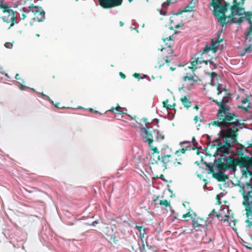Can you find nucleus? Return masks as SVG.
I'll return each instance as SVG.
<instances>
[{"mask_svg":"<svg viewBox=\"0 0 252 252\" xmlns=\"http://www.w3.org/2000/svg\"><path fill=\"white\" fill-rule=\"evenodd\" d=\"M216 165L220 170H228L231 169L233 172L236 170L237 165L252 169V158L245 156L237 158L232 156L219 158Z\"/></svg>","mask_w":252,"mask_h":252,"instance_id":"3","label":"nucleus"},{"mask_svg":"<svg viewBox=\"0 0 252 252\" xmlns=\"http://www.w3.org/2000/svg\"><path fill=\"white\" fill-rule=\"evenodd\" d=\"M221 33V31H219L217 32L218 38L212 39L211 41V45H206L203 49L201 55L204 54L209 51H213V53H215L218 49V47L220 42L223 40L222 38H220V35Z\"/></svg>","mask_w":252,"mask_h":252,"instance_id":"8","label":"nucleus"},{"mask_svg":"<svg viewBox=\"0 0 252 252\" xmlns=\"http://www.w3.org/2000/svg\"><path fill=\"white\" fill-rule=\"evenodd\" d=\"M142 130H143L144 132L146 134V141L148 142L149 145H150L153 142L152 134L149 133L148 130L145 127L143 128Z\"/></svg>","mask_w":252,"mask_h":252,"instance_id":"16","label":"nucleus"},{"mask_svg":"<svg viewBox=\"0 0 252 252\" xmlns=\"http://www.w3.org/2000/svg\"><path fill=\"white\" fill-rule=\"evenodd\" d=\"M231 95L230 93H227L220 101L212 97L209 98L219 106L217 115L218 120L212 122V125L223 127H228L231 124H240L239 120L235 118V113H230V106L225 105L229 102Z\"/></svg>","mask_w":252,"mask_h":252,"instance_id":"1","label":"nucleus"},{"mask_svg":"<svg viewBox=\"0 0 252 252\" xmlns=\"http://www.w3.org/2000/svg\"><path fill=\"white\" fill-rule=\"evenodd\" d=\"M16 80H18L19 82L18 83L19 84H24L25 83V81H24V80L22 78H21L20 76H19V74H16L15 75V77Z\"/></svg>","mask_w":252,"mask_h":252,"instance_id":"30","label":"nucleus"},{"mask_svg":"<svg viewBox=\"0 0 252 252\" xmlns=\"http://www.w3.org/2000/svg\"><path fill=\"white\" fill-rule=\"evenodd\" d=\"M191 216L190 212H187L186 214L183 215V218H186L187 217H189Z\"/></svg>","mask_w":252,"mask_h":252,"instance_id":"36","label":"nucleus"},{"mask_svg":"<svg viewBox=\"0 0 252 252\" xmlns=\"http://www.w3.org/2000/svg\"><path fill=\"white\" fill-rule=\"evenodd\" d=\"M179 27H180V25L179 24L175 26V28L176 29L179 28Z\"/></svg>","mask_w":252,"mask_h":252,"instance_id":"57","label":"nucleus"},{"mask_svg":"<svg viewBox=\"0 0 252 252\" xmlns=\"http://www.w3.org/2000/svg\"><path fill=\"white\" fill-rule=\"evenodd\" d=\"M168 99H166V100H164L163 102V106L164 108H166L167 110H172L173 109H174L175 106V103H173V105H170V104H168Z\"/></svg>","mask_w":252,"mask_h":252,"instance_id":"22","label":"nucleus"},{"mask_svg":"<svg viewBox=\"0 0 252 252\" xmlns=\"http://www.w3.org/2000/svg\"><path fill=\"white\" fill-rule=\"evenodd\" d=\"M158 196H157V197H156V198H155V199H153V201L156 202V201L157 200V199H158Z\"/></svg>","mask_w":252,"mask_h":252,"instance_id":"62","label":"nucleus"},{"mask_svg":"<svg viewBox=\"0 0 252 252\" xmlns=\"http://www.w3.org/2000/svg\"><path fill=\"white\" fill-rule=\"evenodd\" d=\"M153 150L154 151V153L153 154V157L155 156V153L157 154V160H155V163H157L158 161H159L160 160V156L159 155V152L157 147H155L153 149Z\"/></svg>","mask_w":252,"mask_h":252,"instance_id":"26","label":"nucleus"},{"mask_svg":"<svg viewBox=\"0 0 252 252\" xmlns=\"http://www.w3.org/2000/svg\"><path fill=\"white\" fill-rule=\"evenodd\" d=\"M119 75H120V76H121V77L122 78H123V79H125V78H126V75H125V74H124V73H123V72H120L119 73Z\"/></svg>","mask_w":252,"mask_h":252,"instance_id":"39","label":"nucleus"},{"mask_svg":"<svg viewBox=\"0 0 252 252\" xmlns=\"http://www.w3.org/2000/svg\"><path fill=\"white\" fill-rule=\"evenodd\" d=\"M251 46H247L244 49L245 52H248V51H249L251 49Z\"/></svg>","mask_w":252,"mask_h":252,"instance_id":"45","label":"nucleus"},{"mask_svg":"<svg viewBox=\"0 0 252 252\" xmlns=\"http://www.w3.org/2000/svg\"><path fill=\"white\" fill-rule=\"evenodd\" d=\"M142 120L144 123H146L147 119H146V118H143V119H142Z\"/></svg>","mask_w":252,"mask_h":252,"instance_id":"61","label":"nucleus"},{"mask_svg":"<svg viewBox=\"0 0 252 252\" xmlns=\"http://www.w3.org/2000/svg\"><path fill=\"white\" fill-rule=\"evenodd\" d=\"M173 36L170 35L169 37H162V39L163 41L164 45H161V48H158V50H160L163 54L167 53L168 55H172L173 53L172 47L175 44Z\"/></svg>","mask_w":252,"mask_h":252,"instance_id":"7","label":"nucleus"},{"mask_svg":"<svg viewBox=\"0 0 252 252\" xmlns=\"http://www.w3.org/2000/svg\"><path fill=\"white\" fill-rule=\"evenodd\" d=\"M159 178L162 180H164V176L163 174L160 175Z\"/></svg>","mask_w":252,"mask_h":252,"instance_id":"52","label":"nucleus"},{"mask_svg":"<svg viewBox=\"0 0 252 252\" xmlns=\"http://www.w3.org/2000/svg\"><path fill=\"white\" fill-rule=\"evenodd\" d=\"M160 160L162 163V166L165 168L177 167L178 165H182L181 162L182 160L181 158L178 159L175 158L174 156L168 154L162 156Z\"/></svg>","mask_w":252,"mask_h":252,"instance_id":"6","label":"nucleus"},{"mask_svg":"<svg viewBox=\"0 0 252 252\" xmlns=\"http://www.w3.org/2000/svg\"><path fill=\"white\" fill-rule=\"evenodd\" d=\"M1 18L4 22L7 23H10V25L9 27V29L15 24L17 16L15 15L14 12L12 10H11L8 13H6L5 15L2 16Z\"/></svg>","mask_w":252,"mask_h":252,"instance_id":"11","label":"nucleus"},{"mask_svg":"<svg viewBox=\"0 0 252 252\" xmlns=\"http://www.w3.org/2000/svg\"><path fill=\"white\" fill-rule=\"evenodd\" d=\"M172 56L171 55H168L167 53L163 54L162 56L158 58V60L157 64L155 66L156 68H160L165 63H169L171 61L170 57Z\"/></svg>","mask_w":252,"mask_h":252,"instance_id":"12","label":"nucleus"},{"mask_svg":"<svg viewBox=\"0 0 252 252\" xmlns=\"http://www.w3.org/2000/svg\"><path fill=\"white\" fill-rule=\"evenodd\" d=\"M117 234L118 233L113 232L112 229H109L107 230V232L106 233V235L109 242L111 244H116L118 242L119 240L117 237Z\"/></svg>","mask_w":252,"mask_h":252,"instance_id":"13","label":"nucleus"},{"mask_svg":"<svg viewBox=\"0 0 252 252\" xmlns=\"http://www.w3.org/2000/svg\"><path fill=\"white\" fill-rule=\"evenodd\" d=\"M216 217H217L218 219H220V218L221 217V214L218 213L217 212V214H216Z\"/></svg>","mask_w":252,"mask_h":252,"instance_id":"50","label":"nucleus"},{"mask_svg":"<svg viewBox=\"0 0 252 252\" xmlns=\"http://www.w3.org/2000/svg\"><path fill=\"white\" fill-rule=\"evenodd\" d=\"M249 97H246L244 99H243L241 101V102L243 104H245L246 103H247V102H248L249 101Z\"/></svg>","mask_w":252,"mask_h":252,"instance_id":"33","label":"nucleus"},{"mask_svg":"<svg viewBox=\"0 0 252 252\" xmlns=\"http://www.w3.org/2000/svg\"><path fill=\"white\" fill-rule=\"evenodd\" d=\"M135 227L136 228V229L138 230L139 232L140 233V238L142 241L143 240L142 239L144 238V235L145 233V228H143L142 226H139L137 225H136Z\"/></svg>","mask_w":252,"mask_h":252,"instance_id":"21","label":"nucleus"},{"mask_svg":"<svg viewBox=\"0 0 252 252\" xmlns=\"http://www.w3.org/2000/svg\"><path fill=\"white\" fill-rule=\"evenodd\" d=\"M198 0H192L190 2H193L195 6V3ZM223 0H212L210 5L214 8V14L217 17L218 21L220 22L222 26L226 25L228 22H226V16L225 14L228 10L229 4L225 2L222 4L221 2Z\"/></svg>","mask_w":252,"mask_h":252,"instance_id":"5","label":"nucleus"},{"mask_svg":"<svg viewBox=\"0 0 252 252\" xmlns=\"http://www.w3.org/2000/svg\"><path fill=\"white\" fill-rule=\"evenodd\" d=\"M240 124H231L228 127H226V129H222L220 131V136L224 138L223 144L220 140L218 139L217 141L219 142L217 145V151L223 154H228L229 151L233 147V144L231 143L229 139L233 140L234 144H238L237 138L238 136V126Z\"/></svg>","mask_w":252,"mask_h":252,"instance_id":"2","label":"nucleus"},{"mask_svg":"<svg viewBox=\"0 0 252 252\" xmlns=\"http://www.w3.org/2000/svg\"><path fill=\"white\" fill-rule=\"evenodd\" d=\"M99 4L105 8H111L121 5L123 0H98Z\"/></svg>","mask_w":252,"mask_h":252,"instance_id":"10","label":"nucleus"},{"mask_svg":"<svg viewBox=\"0 0 252 252\" xmlns=\"http://www.w3.org/2000/svg\"><path fill=\"white\" fill-rule=\"evenodd\" d=\"M248 168H246L245 172H247L248 173V174H249L250 176H252V172L249 170Z\"/></svg>","mask_w":252,"mask_h":252,"instance_id":"42","label":"nucleus"},{"mask_svg":"<svg viewBox=\"0 0 252 252\" xmlns=\"http://www.w3.org/2000/svg\"><path fill=\"white\" fill-rule=\"evenodd\" d=\"M195 7L193 2H189V3L183 10L184 12H191L193 10V8Z\"/></svg>","mask_w":252,"mask_h":252,"instance_id":"23","label":"nucleus"},{"mask_svg":"<svg viewBox=\"0 0 252 252\" xmlns=\"http://www.w3.org/2000/svg\"><path fill=\"white\" fill-rule=\"evenodd\" d=\"M180 100L181 101L182 104L184 105V107L187 108H189L191 106V102L189 101V99L187 98L186 96H184L183 97L180 98Z\"/></svg>","mask_w":252,"mask_h":252,"instance_id":"17","label":"nucleus"},{"mask_svg":"<svg viewBox=\"0 0 252 252\" xmlns=\"http://www.w3.org/2000/svg\"><path fill=\"white\" fill-rule=\"evenodd\" d=\"M210 76L211 77H215L217 76V73L215 72H212L210 73Z\"/></svg>","mask_w":252,"mask_h":252,"instance_id":"41","label":"nucleus"},{"mask_svg":"<svg viewBox=\"0 0 252 252\" xmlns=\"http://www.w3.org/2000/svg\"><path fill=\"white\" fill-rule=\"evenodd\" d=\"M233 5L230 7L231 13L226 17V18L231 19V23H238L240 24L243 21L244 17H241L238 19L236 20L234 17V15H243V13H244L245 17L246 20L250 25L248 32L245 34V39H248L249 36H252L250 39V41L252 40V12H244V9L240 7V2L237 1V0H233Z\"/></svg>","mask_w":252,"mask_h":252,"instance_id":"4","label":"nucleus"},{"mask_svg":"<svg viewBox=\"0 0 252 252\" xmlns=\"http://www.w3.org/2000/svg\"><path fill=\"white\" fill-rule=\"evenodd\" d=\"M183 80L184 81H186L187 80L190 81V85H193L194 82H197V80L194 79L193 76L191 75V74L189 75L188 73H187L186 75L184 76Z\"/></svg>","mask_w":252,"mask_h":252,"instance_id":"18","label":"nucleus"},{"mask_svg":"<svg viewBox=\"0 0 252 252\" xmlns=\"http://www.w3.org/2000/svg\"><path fill=\"white\" fill-rule=\"evenodd\" d=\"M228 218H229V216L228 215H225V219H220V220L221 221H228Z\"/></svg>","mask_w":252,"mask_h":252,"instance_id":"40","label":"nucleus"},{"mask_svg":"<svg viewBox=\"0 0 252 252\" xmlns=\"http://www.w3.org/2000/svg\"><path fill=\"white\" fill-rule=\"evenodd\" d=\"M251 46H247L244 49L245 52H248V51H249L251 49Z\"/></svg>","mask_w":252,"mask_h":252,"instance_id":"44","label":"nucleus"},{"mask_svg":"<svg viewBox=\"0 0 252 252\" xmlns=\"http://www.w3.org/2000/svg\"><path fill=\"white\" fill-rule=\"evenodd\" d=\"M89 110L90 111L92 112H94L95 113H98L97 111L94 110L93 108H89Z\"/></svg>","mask_w":252,"mask_h":252,"instance_id":"51","label":"nucleus"},{"mask_svg":"<svg viewBox=\"0 0 252 252\" xmlns=\"http://www.w3.org/2000/svg\"><path fill=\"white\" fill-rule=\"evenodd\" d=\"M159 204L160 205H163L165 207H167L170 205V203L166 199L163 200H160Z\"/></svg>","mask_w":252,"mask_h":252,"instance_id":"29","label":"nucleus"},{"mask_svg":"<svg viewBox=\"0 0 252 252\" xmlns=\"http://www.w3.org/2000/svg\"><path fill=\"white\" fill-rule=\"evenodd\" d=\"M26 17V15L25 14L23 13L21 15V19L24 20Z\"/></svg>","mask_w":252,"mask_h":252,"instance_id":"49","label":"nucleus"},{"mask_svg":"<svg viewBox=\"0 0 252 252\" xmlns=\"http://www.w3.org/2000/svg\"><path fill=\"white\" fill-rule=\"evenodd\" d=\"M245 1V0H241L240 3L243 4L244 3V2Z\"/></svg>","mask_w":252,"mask_h":252,"instance_id":"64","label":"nucleus"},{"mask_svg":"<svg viewBox=\"0 0 252 252\" xmlns=\"http://www.w3.org/2000/svg\"><path fill=\"white\" fill-rule=\"evenodd\" d=\"M212 176L219 182H225L226 180L228 179V176L222 172L214 173Z\"/></svg>","mask_w":252,"mask_h":252,"instance_id":"14","label":"nucleus"},{"mask_svg":"<svg viewBox=\"0 0 252 252\" xmlns=\"http://www.w3.org/2000/svg\"><path fill=\"white\" fill-rule=\"evenodd\" d=\"M121 109V107L119 106L118 104H117V106L116 107H113L110 109L108 110L107 111L114 112L115 114L122 115L124 114V112L120 109Z\"/></svg>","mask_w":252,"mask_h":252,"instance_id":"19","label":"nucleus"},{"mask_svg":"<svg viewBox=\"0 0 252 252\" xmlns=\"http://www.w3.org/2000/svg\"><path fill=\"white\" fill-rule=\"evenodd\" d=\"M20 84V86L19 87V88L21 90H24L25 88H26V86L25 85H23V84Z\"/></svg>","mask_w":252,"mask_h":252,"instance_id":"43","label":"nucleus"},{"mask_svg":"<svg viewBox=\"0 0 252 252\" xmlns=\"http://www.w3.org/2000/svg\"><path fill=\"white\" fill-rule=\"evenodd\" d=\"M208 168H209V172H208L209 174L212 173V174H213L214 173H216L214 172V169L212 166H211V165L208 166Z\"/></svg>","mask_w":252,"mask_h":252,"instance_id":"32","label":"nucleus"},{"mask_svg":"<svg viewBox=\"0 0 252 252\" xmlns=\"http://www.w3.org/2000/svg\"><path fill=\"white\" fill-rule=\"evenodd\" d=\"M202 60L203 59H202L201 58H199L198 57L195 58L194 60H193V61H192L191 62V67H190L189 68L191 69H193L194 68V67H195L196 65H198V64L202 63Z\"/></svg>","mask_w":252,"mask_h":252,"instance_id":"20","label":"nucleus"},{"mask_svg":"<svg viewBox=\"0 0 252 252\" xmlns=\"http://www.w3.org/2000/svg\"><path fill=\"white\" fill-rule=\"evenodd\" d=\"M133 76L136 78H138V79L140 78V74L139 73H135L133 74Z\"/></svg>","mask_w":252,"mask_h":252,"instance_id":"38","label":"nucleus"},{"mask_svg":"<svg viewBox=\"0 0 252 252\" xmlns=\"http://www.w3.org/2000/svg\"><path fill=\"white\" fill-rule=\"evenodd\" d=\"M0 8L2 9V11L4 13H8L11 9H9V7L7 5L3 4L2 3V1H1V3H0Z\"/></svg>","mask_w":252,"mask_h":252,"instance_id":"25","label":"nucleus"},{"mask_svg":"<svg viewBox=\"0 0 252 252\" xmlns=\"http://www.w3.org/2000/svg\"><path fill=\"white\" fill-rule=\"evenodd\" d=\"M30 11L34 15L33 19L37 22H42L45 19V12L42 10L41 7L34 6L31 4L29 6Z\"/></svg>","mask_w":252,"mask_h":252,"instance_id":"9","label":"nucleus"},{"mask_svg":"<svg viewBox=\"0 0 252 252\" xmlns=\"http://www.w3.org/2000/svg\"><path fill=\"white\" fill-rule=\"evenodd\" d=\"M188 149V147L185 148H182L180 149L179 150H177L175 152V155H177V156H179V153H182V154H184L186 151Z\"/></svg>","mask_w":252,"mask_h":252,"instance_id":"28","label":"nucleus"},{"mask_svg":"<svg viewBox=\"0 0 252 252\" xmlns=\"http://www.w3.org/2000/svg\"><path fill=\"white\" fill-rule=\"evenodd\" d=\"M217 95H220L222 92H227V90L225 88H222L221 84H218L217 85Z\"/></svg>","mask_w":252,"mask_h":252,"instance_id":"24","label":"nucleus"},{"mask_svg":"<svg viewBox=\"0 0 252 252\" xmlns=\"http://www.w3.org/2000/svg\"><path fill=\"white\" fill-rule=\"evenodd\" d=\"M203 180V181H204V182H205V186H206V185L207 184V179H204Z\"/></svg>","mask_w":252,"mask_h":252,"instance_id":"56","label":"nucleus"},{"mask_svg":"<svg viewBox=\"0 0 252 252\" xmlns=\"http://www.w3.org/2000/svg\"><path fill=\"white\" fill-rule=\"evenodd\" d=\"M142 245L140 247V251L141 252H156L154 250V247L151 246H149L147 244L146 246L143 243V240H142Z\"/></svg>","mask_w":252,"mask_h":252,"instance_id":"15","label":"nucleus"},{"mask_svg":"<svg viewBox=\"0 0 252 252\" xmlns=\"http://www.w3.org/2000/svg\"><path fill=\"white\" fill-rule=\"evenodd\" d=\"M242 174L244 176L247 177L248 173L247 172H245V169H244L242 171Z\"/></svg>","mask_w":252,"mask_h":252,"instance_id":"46","label":"nucleus"},{"mask_svg":"<svg viewBox=\"0 0 252 252\" xmlns=\"http://www.w3.org/2000/svg\"><path fill=\"white\" fill-rule=\"evenodd\" d=\"M60 103L59 102H58V103H56L55 104V106L56 107H57V108H60V106H59V105H60Z\"/></svg>","mask_w":252,"mask_h":252,"instance_id":"53","label":"nucleus"},{"mask_svg":"<svg viewBox=\"0 0 252 252\" xmlns=\"http://www.w3.org/2000/svg\"><path fill=\"white\" fill-rule=\"evenodd\" d=\"M177 0H167L166 3L167 5H169L170 4L174 3L176 2Z\"/></svg>","mask_w":252,"mask_h":252,"instance_id":"35","label":"nucleus"},{"mask_svg":"<svg viewBox=\"0 0 252 252\" xmlns=\"http://www.w3.org/2000/svg\"><path fill=\"white\" fill-rule=\"evenodd\" d=\"M124 25V23H123L122 21L120 22V26L121 27H122Z\"/></svg>","mask_w":252,"mask_h":252,"instance_id":"59","label":"nucleus"},{"mask_svg":"<svg viewBox=\"0 0 252 252\" xmlns=\"http://www.w3.org/2000/svg\"><path fill=\"white\" fill-rule=\"evenodd\" d=\"M175 69H176L175 68L173 67H170V69L171 70H172V71H174V70H175Z\"/></svg>","mask_w":252,"mask_h":252,"instance_id":"60","label":"nucleus"},{"mask_svg":"<svg viewBox=\"0 0 252 252\" xmlns=\"http://www.w3.org/2000/svg\"><path fill=\"white\" fill-rule=\"evenodd\" d=\"M5 47L10 48L12 46V44L10 42H6L4 44Z\"/></svg>","mask_w":252,"mask_h":252,"instance_id":"37","label":"nucleus"},{"mask_svg":"<svg viewBox=\"0 0 252 252\" xmlns=\"http://www.w3.org/2000/svg\"><path fill=\"white\" fill-rule=\"evenodd\" d=\"M213 241V239L212 238H211V237L209 238L208 242H212Z\"/></svg>","mask_w":252,"mask_h":252,"instance_id":"55","label":"nucleus"},{"mask_svg":"<svg viewBox=\"0 0 252 252\" xmlns=\"http://www.w3.org/2000/svg\"><path fill=\"white\" fill-rule=\"evenodd\" d=\"M194 109H196V110H198L199 109V107L198 105H195L194 106Z\"/></svg>","mask_w":252,"mask_h":252,"instance_id":"54","label":"nucleus"},{"mask_svg":"<svg viewBox=\"0 0 252 252\" xmlns=\"http://www.w3.org/2000/svg\"><path fill=\"white\" fill-rule=\"evenodd\" d=\"M194 121L195 123H196L198 121V117L197 116H195L194 118Z\"/></svg>","mask_w":252,"mask_h":252,"instance_id":"48","label":"nucleus"},{"mask_svg":"<svg viewBox=\"0 0 252 252\" xmlns=\"http://www.w3.org/2000/svg\"><path fill=\"white\" fill-rule=\"evenodd\" d=\"M216 214L217 212L215 211V209H213L212 210V211L210 213L209 216L210 218L214 219L215 217H216Z\"/></svg>","mask_w":252,"mask_h":252,"instance_id":"31","label":"nucleus"},{"mask_svg":"<svg viewBox=\"0 0 252 252\" xmlns=\"http://www.w3.org/2000/svg\"><path fill=\"white\" fill-rule=\"evenodd\" d=\"M202 63H205L206 64H207L208 63H209L210 64H214L213 62H212L210 60H205L203 59L202 60Z\"/></svg>","mask_w":252,"mask_h":252,"instance_id":"34","label":"nucleus"},{"mask_svg":"<svg viewBox=\"0 0 252 252\" xmlns=\"http://www.w3.org/2000/svg\"><path fill=\"white\" fill-rule=\"evenodd\" d=\"M238 108H241V109H245V110H246L247 108H250V106L249 105V104L248 105V106L247 107V108H245L243 106H239Z\"/></svg>","mask_w":252,"mask_h":252,"instance_id":"47","label":"nucleus"},{"mask_svg":"<svg viewBox=\"0 0 252 252\" xmlns=\"http://www.w3.org/2000/svg\"><path fill=\"white\" fill-rule=\"evenodd\" d=\"M184 11H179L177 13V15H178V14H181L182 13V12H183Z\"/></svg>","mask_w":252,"mask_h":252,"instance_id":"63","label":"nucleus"},{"mask_svg":"<svg viewBox=\"0 0 252 252\" xmlns=\"http://www.w3.org/2000/svg\"><path fill=\"white\" fill-rule=\"evenodd\" d=\"M192 225L194 228H198L201 226V224L198 222V220H195V219L192 220Z\"/></svg>","mask_w":252,"mask_h":252,"instance_id":"27","label":"nucleus"},{"mask_svg":"<svg viewBox=\"0 0 252 252\" xmlns=\"http://www.w3.org/2000/svg\"><path fill=\"white\" fill-rule=\"evenodd\" d=\"M216 199L220 202V197H219V195H217V196H216Z\"/></svg>","mask_w":252,"mask_h":252,"instance_id":"58","label":"nucleus"}]
</instances>
